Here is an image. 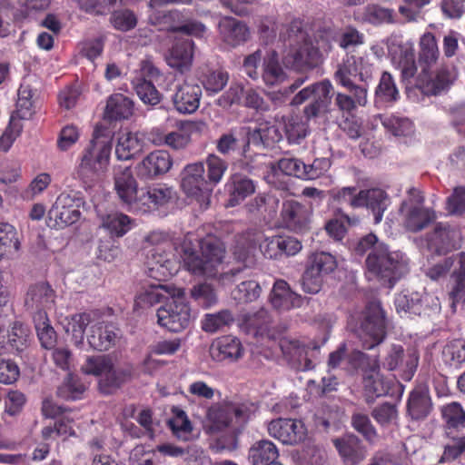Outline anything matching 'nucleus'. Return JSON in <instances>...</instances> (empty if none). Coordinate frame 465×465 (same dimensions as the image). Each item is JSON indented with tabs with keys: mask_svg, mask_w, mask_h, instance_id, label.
Here are the masks:
<instances>
[{
	"mask_svg": "<svg viewBox=\"0 0 465 465\" xmlns=\"http://www.w3.org/2000/svg\"><path fill=\"white\" fill-rule=\"evenodd\" d=\"M262 289L255 281H245L241 282L232 291V298L238 302L247 303L257 300L261 294Z\"/></svg>",
	"mask_w": 465,
	"mask_h": 465,
	"instance_id": "obj_62",
	"label": "nucleus"
},
{
	"mask_svg": "<svg viewBox=\"0 0 465 465\" xmlns=\"http://www.w3.org/2000/svg\"><path fill=\"white\" fill-rule=\"evenodd\" d=\"M308 267L325 277L336 269L337 261L329 252H316L310 257Z\"/></svg>",
	"mask_w": 465,
	"mask_h": 465,
	"instance_id": "obj_58",
	"label": "nucleus"
},
{
	"mask_svg": "<svg viewBox=\"0 0 465 465\" xmlns=\"http://www.w3.org/2000/svg\"><path fill=\"white\" fill-rule=\"evenodd\" d=\"M452 258L454 265L451 267L450 298L452 301L451 307L455 310L457 303L465 302V252H460Z\"/></svg>",
	"mask_w": 465,
	"mask_h": 465,
	"instance_id": "obj_32",
	"label": "nucleus"
},
{
	"mask_svg": "<svg viewBox=\"0 0 465 465\" xmlns=\"http://www.w3.org/2000/svg\"><path fill=\"white\" fill-rule=\"evenodd\" d=\"M229 194L228 206L233 207L244 201L255 192L252 180L240 173L232 174L224 185Z\"/></svg>",
	"mask_w": 465,
	"mask_h": 465,
	"instance_id": "obj_30",
	"label": "nucleus"
},
{
	"mask_svg": "<svg viewBox=\"0 0 465 465\" xmlns=\"http://www.w3.org/2000/svg\"><path fill=\"white\" fill-rule=\"evenodd\" d=\"M190 293L191 297L205 309L213 306L218 301L214 289L205 282L194 285Z\"/></svg>",
	"mask_w": 465,
	"mask_h": 465,
	"instance_id": "obj_64",
	"label": "nucleus"
},
{
	"mask_svg": "<svg viewBox=\"0 0 465 465\" xmlns=\"http://www.w3.org/2000/svg\"><path fill=\"white\" fill-rule=\"evenodd\" d=\"M419 355L414 350L406 351L400 345H393L383 366L389 371H396L405 381H411L418 367Z\"/></svg>",
	"mask_w": 465,
	"mask_h": 465,
	"instance_id": "obj_19",
	"label": "nucleus"
},
{
	"mask_svg": "<svg viewBox=\"0 0 465 465\" xmlns=\"http://www.w3.org/2000/svg\"><path fill=\"white\" fill-rule=\"evenodd\" d=\"M279 346L291 366L297 371H309L313 368L311 359L313 350L298 340L283 337Z\"/></svg>",
	"mask_w": 465,
	"mask_h": 465,
	"instance_id": "obj_20",
	"label": "nucleus"
},
{
	"mask_svg": "<svg viewBox=\"0 0 465 465\" xmlns=\"http://www.w3.org/2000/svg\"><path fill=\"white\" fill-rule=\"evenodd\" d=\"M386 48L393 65L401 71L402 77H412L417 70L413 43H403L401 36L391 35L386 41L372 45L371 50L374 55L381 59L386 54Z\"/></svg>",
	"mask_w": 465,
	"mask_h": 465,
	"instance_id": "obj_7",
	"label": "nucleus"
},
{
	"mask_svg": "<svg viewBox=\"0 0 465 465\" xmlns=\"http://www.w3.org/2000/svg\"><path fill=\"white\" fill-rule=\"evenodd\" d=\"M287 78L285 71L278 63L277 54L272 52L263 63L262 79L268 85H274L282 83Z\"/></svg>",
	"mask_w": 465,
	"mask_h": 465,
	"instance_id": "obj_50",
	"label": "nucleus"
},
{
	"mask_svg": "<svg viewBox=\"0 0 465 465\" xmlns=\"http://www.w3.org/2000/svg\"><path fill=\"white\" fill-rule=\"evenodd\" d=\"M193 57V43L189 38L178 39L171 48L166 62L169 66L185 72L192 65Z\"/></svg>",
	"mask_w": 465,
	"mask_h": 465,
	"instance_id": "obj_31",
	"label": "nucleus"
},
{
	"mask_svg": "<svg viewBox=\"0 0 465 465\" xmlns=\"http://www.w3.org/2000/svg\"><path fill=\"white\" fill-rule=\"evenodd\" d=\"M270 302L276 310L289 311L300 307L302 304V298L294 292L285 281L278 280L273 284Z\"/></svg>",
	"mask_w": 465,
	"mask_h": 465,
	"instance_id": "obj_29",
	"label": "nucleus"
},
{
	"mask_svg": "<svg viewBox=\"0 0 465 465\" xmlns=\"http://www.w3.org/2000/svg\"><path fill=\"white\" fill-rule=\"evenodd\" d=\"M269 434L283 444L295 445L303 442L308 430L301 420L277 419L268 424Z\"/></svg>",
	"mask_w": 465,
	"mask_h": 465,
	"instance_id": "obj_17",
	"label": "nucleus"
},
{
	"mask_svg": "<svg viewBox=\"0 0 465 465\" xmlns=\"http://www.w3.org/2000/svg\"><path fill=\"white\" fill-rule=\"evenodd\" d=\"M158 323L170 331L178 332L186 329L191 321V310L185 299L184 289L181 295L170 296L157 310Z\"/></svg>",
	"mask_w": 465,
	"mask_h": 465,
	"instance_id": "obj_10",
	"label": "nucleus"
},
{
	"mask_svg": "<svg viewBox=\"0 0 465 465\" xmlns=\"http://www.w3.org/2000/svg\"><path fill=\"white\" fill-rule=\"evenodd\" d=\"M114 188L115 193L125 208L130 212L138 213L140 195L143 188L138 187L131 168H118L114 172Z\"/></svg>",
	"mask_w": 465,
	"mask_h": 465,
	"instance_id": "obj_16",
	"label": "nucleus"
},
{
	"mask_svg": "<svg viewBox=\"0 0 465 465\" xmlns=\"http://www.w3.org/2000/svg\"><path fill=\"white\" fill-rule=\"evenodd\" d=\"M172 165L173 159L167 151L155 150L136 165V173L142 179H152L166 173Z\"/></svg>",
	"mask_w": 465,
	"mask_h": 465,
	"instance_id": "obj_22",
	"label": "nucleus"
},
{
	"mask_svg": "<svg viewBox=\"0 0 465 465\" xmlns=\"http://www.w3.org/2000/svg\"><path fill=\"white\" fill-rule=\"evenodd\" d=\"M112 151L111 138L95 128L93 139L84 150L78 165V173L91 177L104 173L109 165Z\"/></svg>",
	"mask_w": 465,
	"mask_h": 465,
	"instance_id": "obj_6",
	"label": "nucleus"
},
{
	"mask_svg": "<svg viewBox=\"0 0 465 465\" xmlns=\"http://www.w3.org/2000/svg\"><path fill=\"white\" fill-rule=\"evenodd\" d=\"M133 112L132 100L122 94H114L107 100L104 117L109 120L127 119L133 114Z\"/></svg>",
	"mask_w": 465,
	"mask_h": 465,
	"instance_id": "obj_42",
	"label": "nucleus"
},
{
	"mask_svg": "<svg viewBox=\"0 0 465 465\" xmlns=\"http://www.w3.org/2000/svg\"><path fill=\"white\" fill-rule=\"evenodd\" d=\"M281 36L286 45L282 57L286 66L297 71H305L320 64L319 49L313 45L302 21H292L285 31L281 33Z\"/></svg>",
	"mask_w": 465,
	"mask_h": 465,
	"instance_id": "obj_4",
	"label": "nucleus"
},
{
	"mask_svg": "<svg viewBox=\"0 0 465 465\" xmlns=\"http://www.w3.org/2000/svg\"><path fill=\"white\" fill-rule=\"evenodd\" d=\"M201 96L200 85L184 82L177 87L173 103L179 113L193 114L199 108Z\"/></svg>",
	"mask_w": 465,
	"mask_h": 465,
	"instance_id": "obj_27",
	"label": "nucleus"
},
{
	"mask_svg": "<svg viewBox=\"0 0 465 465\" xmlns=\"http://www.w3.org/2000/svg\"><path fill=\"white\" fill-rule=\"evenodd\" d=\"M430 411V399L424 387L414 389L408 401V411L412 419L426 417Z\"/></svg>",
	"mask_w": 465,
	"mask_h": 465,
	"instance_id": "obj_45",
	"label": "nucleus"
},
{
	"mask_svg": "<svg viewBox=\"0 0 465 465\" xmlns=\"http://www.w3.org/2000/svg\"><path fill=\"white\" fill-rule=\"evenodd\" d=\"M117 339L115 328L96 319L91 326L87 341L89 345L98 351H106L114 345Z\"/></svg>",
	"mask_w": 465,
	"mask_h": 465,
	"instance_id": "obj_35",
	"label": "nucleus"
},
{
	"mask_svg": "<svg viewBox=\"0 0 465 465\" xmlns=\"http://www.w3.org/2000/svg\"><path fill=\"white\" fill-rule=\"evenodd\" d=\"M35 93L29 84L23 83L18 89L16 111L12 114L20 121L29 119L33 115Z\"/></svg>",
	"mask_w": 465,
	"mask_h": 465,
	"instance_id": "obj_51",
	"label": "nucleus"
},
{
	"mask_svg": "<svg viewBox=\"0 0 465 465\" xmlns=\"http://www.w3.org/2000/svg\"><path fill=\"white\" fill-rule=\"evenodd\" d=\"M98 219L99 227L104 229L112 237H122L133 227L132 219L122 213H98Z\"/></svg>",
	"mask_w": 465,
	"mask_h": 465,
	"instance_id": "obj_39",
	"label": "nucleus"
},
{
	"mask_svg": "<svg viewBox=\"0 0 465 465\" xmlns=\"http://www.w3.org/2000/svg\"><path fill=\"white\" fill-rule=\"evenodd\" d=\"M340 455L349 463L357 464L366 456V451L355 436H347L333 440Z\"/></svg>",
	"mask_w": 465,
	"mask_h": 465,
	"instance_id": "obj_41",
	"label": "nucleus"
},
{
	"mask_svg": "<svg viewBox=\"0 0 465 465\" xmlns=\"http://www.w3.org/2000/svg\"><path fill=\"white\" fill-rule=\"evenodd\" d=\"M210 355L215 361L236 362L243 357L244 348L238 338L225 335L212 342Z\"/></svg>",
	"mask_w": 465,
	"mask_h": 465,
	"instance_id": "obj_23",
	"label": "nucleus"
},
{
	"mask_svg": "<svg viewBox=\"0 0 465 465\" xmlns=\"http://www.w3.org/2000/svg\"><path fill=\"white\" fill-rule=\"evenodd\" d=\"M83 203V199L76 193H61L48 213L52 226L63 229L78 222Z\"/></svg>",
	"mask_w": 465,
	"mask_h": 465,
	"instance_id": "obj_12",
	"label": "nucleus"
},
{
	"mask_svg": "<svg viewBox=\"0 0 465 465\" xmlns=\"http://www.w3.org/2000/svg\"><path fill=\"white\" fill-rule=\"evenodd\" d=\"M400 215L403 226L411 232L423 230L435 220V213L424 207V198L420 191L411 188L401 203Z\"/></svg>",
	"mask_w": 465,
	"mask_h": 465,
	"instance_id": "obj_9",
	"label": "nucleus"
},
{
	"mask_svg": "<svg viewBox=\"0 0 465 465\" xmlns=\"http://www.w3.org/2000/svg\"><path fill=\"white\" fill-rule=\"evenodd\" d=\"M138 213H145L169 203L175 197L172 187L158 183L143 188Z\"/></svg>",
	"mask_w": 465,
	"mask_h": 465,
	"instance_id": "obj_24",
	"label": "nucleus"
},
{
	"mask_svg": "<svg viewBox=\"0 0 465 465\" xmlns=\"http://www.w3.org/2000/svg\"><path fill=\"white\" fill-rule=\"evenodd\" d=\"M86 390V385L75 375L69 374L58 389V395L66 400L80 399Z\"/></svg>",
	"mask_w": 465,
	"mask_h": 465,
	"instance_id": "obj_63",
	"label": "nucleus"
},
{
	"mask_svg": "<svg viewBox=\"0 0 465 465\" xmlns=\"http://www.w3.org/2000/svg\"><path fill=\"white\" fill-rule=\"evenodd\" d=\"M219 32L223 41L232 47L245 42L249 36L247 26L232 17L221 19Z\"/></svg>",
	"mask_w": 465,
	"mask_h": 465,
	"instance_id": "obj_36",
	"label": "nucleus"
},
{
	"mask_svg": "<svg viewBox=\"0 0 465 465\" xmlns=\"http://www.w3.org/2000/svg\"><path fill=\"white\" fill-rule=\"evenodd\" d=\"M204 172L203 162L187 164L181 173V187L188 196L195 198L201 205L207 207L213 188H210Z\"/></svg>",
	"mask_w": 465,
	"mask_h": 465,
	"instance_id": "obj_11",
	"label": "nucleus"
},
{
	"mask_svg": "<svg viewBox=\"0 0 465 465\" xmlns=\"http://www.w3.org/2000/svg\"><path fill=\"white\" fill-rule=\"evenodd\" d=\"M419 61L424 66H430L439 58V47L435 35L430 32H424L419 41Z\"/></svg>",
	"mask_w": 465,
	"mask_h": 465,
	"instance_id": "obj_47",
	"label": "nucleus"
},
{
	"mask_svg": "<svg viewBox=\"0 0 465 465\" xmlns=\"http://www.w3.org/2000/svg\"><path fill=\"white\" fill-rule=\"evenodd\" d=\"M34 322L42 346L46 349L52 348L55 342V331L49 324L46 313L39 311L35 315Z\"/></svg>",
	"mask_w": 465,
	"mask_h": 465,
	"instance_id": "obj_54",
	"label": "nucleus"
},
{
	"mask_svg": "<svg viewBox=\"0 0 465 465\" xmlns=\"http://www.w3.org/2000/svg\"><path fill=\"white\" fill-rule=\"evenodd\" d=\"M203 163L204 164V169L206 168V181L210 188L213 189L223 180L228 169V163L214 153L208 154Z\"/></svg>",
	"mask_w": 465,
	"mask_h": 465,
	"instance_id": "obj_49",
	"label": "nucleus"
},
{
	"mask_svg": "<svg viewBox=\"0 0 465 465\" xmlns=\"http://www.w3.org/2000/svg\"><path fill=\"white\" fill-rule=\"evenodd\" d=\"M361 207H366L371 210L374 216V223H380L383 213L390 204L387 193L379 188L361 190Z\"/></svg>",
	"mask_w": 465,
	"mask_h": 465,
	"instance_id": "obj_40",
	"label": "nucleus"
},
{
	"mask_svg": "<svg viewBox=\"0 0 465 465\" xmlns=\"http://www.w3.org/2000/svg\"><path fill=\"white\" fill-rule=\"evenodd\" d=\"M143 136L139 132L121 130L115 136V156L120 161H128L143 149Z\"/></svg>",
	"mask_w": 465,
	"mask_h": 465,
	"instance_id": "obj_26",
	"label": "nucleus"
},
{
	"mask_svg": "<svg viewBox=\"0 0 465 465\" xmlns=\"http://www.w3.org/2000/svg\"><path fill=\"white\" fill-rule=\"evenodd\" d=\"M206 130V124L203 121L186 122L182 124L178 131L171 132L163 136L153 138L155 145H167L174 150L184 149L191 142V134L203 132Z\"/></svg>",
	"mask_w": 465,
	"mask_h": 465,
	"instance_id": "obj_25",
	"label": "nucleus"
},
{
	"mask_svg": "<svg viewBox=\"0 0 465 465\" xmlns=\"http://www.w3.org/2000/svg\"><path fill=\"white\" fill-rule=\"evenodd\" d=\"M85 374L99 378V389L108 394L118 389L129 377L122 369H115L114 362L106 355L88 357L81 368Z\"/></svg>",
	"mask_w": 465,
	"mask_h": 465,
	"instance_id": "obj_8",
	"label": "nucleus"
},
{
	"mask_svg": "<svg viewBox=\"0 0 465 465\" xmlns=\"http://www.w3.org/2000/svg\"><path fill=\"white\" fill-rule=\"evenodd\" d=\"M182 288L172 284H151L144 286L136 296L135 303L138 306H153L155 303L166 302L170 296H179Z\"/></svg>",
	"mask_w": 465,
	"mask_h": 465,
	"instance_id": "obj_28",
	"label": "nucleus"
},
{
	"mask_svg": "<svg viewBox=\"0 0 465 465\" xmlns=\"http://www.w3.org/2000/svg\"><path fill=\"white\" fill-rule=\"evenodd\" d=\"M456 78L457 72L453 67L443 66L437 71L433 78L426 83L420 79L419 86L422 93L437 95L449 89Z\"/></svg>",
	"mask_w": 465,
	"mask_h": 465,
	"instance_id": "obj_37",
	"label": "nucleus"
},
{
	"mask_svg": "<svg viewBox=\"0 0 465 465\" xmlns=\"http://www.w3.org/2000/svg\"><path fill=\"white\" fill-rule=\"evenodd\" d=\"M356 251L359 253L370 251L366 259L369 275L379 278L389 288L407 272L404 255L400 252H389L387 246L380 242L373 233L362 237Z\"/></svg>",
	"mask_w": 465,
	"mask_h": 465,
	"instance_id": "obj_2",
	"label": "nucleus"
},
{
	"mask_svg": "<svg viewBox=\"0 0 465 465\" xmlns=\"http://www.w3.org/2000/svg\"><path fill=\"white\" fill-rule=\"evenodd\" d=\"M462 234L459 227L439 223L428 239V249L437 254H446L461 247Z\"/></svg>",
	"mask_w": 465,
	"mask_h": 465,
	"instance_id": "obj_18",
	"label": "nucleus"
},
{
	"mask_svg": "<svg viewBox=\"0 0 465 465\" xmlns=\"http://www.w3.org/2000/svg\"><path fill=\"white\" fill-rule=\"evenodd\" d=\"M279 122L277 120L275 124L262 123L259 126L248 127V143L269 145L282 140L283 133Z\"/></svg>",
	"mask_w": 465,
	"mask_h": 465,
	"instance_id": "obj_38",
	"label": "nucleus"
},
{
	"mask_svg": "<svg viewBox=\"0 0 465 465\" xmlns=\"http://www.w3.org/2000/svg\"><path fill=\"white\" fill-rule=\"evenodd\" d=\"M95 321V313L81 312L66 317L63 322V325L65 332L71 335L72 341L76 346H80L84 342L86 328H91Z\"/></svg>",
	"mask_w": 465,
	"mask_h": 465,
	"instance_id": "obj_33",
	"label": "nucleus"
},
{
	"mask_svg": "<svg viewBox=\"0 0 465 465\" xmlns=\"http://www.w3.org/2000/svg\"><path fill=\"white\" fill-rule=\"evenodd\" d=\"M376 101L379 102H395L399 99L400 94L392 75L384 72L380 79L379 84L375 90Z\"/></svg>",
	"mask_w": 465,
	"mask_h": 465,
	"instance_id": "obj_53",
	"label": "nucleus"
},
{
	"mask_svg": "<svg viewBox=\"0 0 465 465\" xmlns=\"http://www.w3.org/2000/svg\"><path fill=\"white\" fill-rule=\"evenodd\" d=\"M384 313L381 304L377 302H371L364 313V321L361 322L358 335L363 339V347L371 349L379 344L385 333Z\"/></svg>",
	"mask_w": 465,
	"mask_h": 465,
	"instance_id": "obj_15",
	"label": "nucleus"
},
{
	"mask_svg": "<svg viewBox=\"0 0 465 465\" xmlns=\"http://www.w3.org/2000/svg\"><path fill=\"white\" fill-rule=\"evenodd\" d=\"M442 417L448 428L458 431L465 430V411L458 402H451L442 407Z\"/></svg>",
	"mask_w": 465,
	"mask_h": 465,
	"instance_id": "obj_56",
	"label": "nucleus"
},
{
	"mask_svg": "<svg viewBox=\"0 0 465 465\" xmlns=\"http://www.w3.org/2000/svg\"><path fill=\"white\" fill-rule=\"evenodd\" d=\"M256 411L252 403L217 402L207 409L203 425L208 433H216L230 427L234 420L245 422Z\"/></svg>",
	"mask_w": 465,
	"mask_h": 465,
	"instance_id": "obj_5",
	"label": "nucleus"
},
{
	"mask_svg": "<svg viewBox=\"0 0 465 465\" xmlns=\"http://www.w3.org/2000/svg\"><path fill=\"white\" fill-rule=\"evenodd\" d=\"M331 90L332 85L329 80L315 83L296 94L292 100V104L299 105L312 99V103L304 108V114L307 118L315 117L320 113L327 111L331 101Z\"/></svg>",
	"mask_w": 465,
	"mask_h": 465,
	"instance_id": "obj_13",
	"label": "nucleus"
},
{
	"mask_svg": "<svg viewBox=\"0 0 465 465\" xmlns=\"http://www.w3.org/2000/svg\"><path fill=\"white\" fill-rule=\"evenodd\" d=\"M373 65L368 57L351 55L339 65L334 74L335 82L345 87L350 94L338 93L336 94V104L341 111L351 112L357 106H365L368 102V90L365 86H359L353 84L351 77H359L361 82H368L371 79Z\"/></svg>",
	"mask_w": 465,
	"mask_h": 465,
	"instance_id": "obj_3",
	"label": "nucleus"
},
{
	"mask_svg": "<svg viewBox=\"0 0 465 465\" xmlns=\"http://www.w3.org/2000/svg\"><path fill=\"white\" fill-rule=\"evenodd\" d=\"M312 207L294 200L285 201L281 212V222L285 228L300 232L305 229L311 220Z\"/></svg>",
	"mask_w": 465,
	"mask_h": 465,
	"instance_id": "obj_21",
	"label": "nucleus"
},
{
	"mask_svg": "<svg viewBox=\"0 0 465 465\" xmlns=\"http://www.w3.org/2000/svg\"><path fill=\"white\" fill-rule=\"evenodd\" d=\"M54 302V292L46 282L32 285L26 294L25 304L29 308H45Z\"/></svg>",
	"mask_w": 465,
	"mask_h": 465,
	"instance_id": "obj_43",
	"label": "nucleus"
},
{
	"mask_svg": "<svg viewBox=\"0 0 465 465\" xmlns=\"http://www.w3.org/2000/svg\"><path fill=\"white\" fill-rule=\"evenodd\" d=\"M256 243H259L260 250L264 257L270 259L282 258L280 235L265 237L262 233H248L246 236L241 237L234 249L235 257L240 261H246L253 255Z\"/></svg>",
	"mask_w": 465,
	"mask_h": 465,
	"instance_id": "obj_14",
	"label": "nucleus"
},
{
	"mask_svg": "<svg viewBox=\"0 0 465 465\" xmlns=\"http://www.w3.org/2000/svg\"><path fill=\"white\" fill-rule=\"evenodd\" d=\"M279 126L290 143H299L307 134L306 124L298 116H282Z\"/></svg>",
	"mask_w": 465,
	"mask_h": 465,
	"instance_id": "obj_48",
	"label": "nucleus"
},
{
	"mask_svg": "<svg viewBox=\"0 0 465 465\" xmlns=\"http://www.w3.org/2000/svg\"><path fill=\"white\" fill-rule=\"evenodd\" d=\"M444 361L450 366L459 367L465 361V341L457 339L450 341L442 351Z\"/></svg>",
	"mask_w": 465,
	"mask_h": 465,
	"instance_id": "obj_61",
	"label": "nucleus"
},
{
	"mask_svg": "<svg viewBox=\"0 0 465 465\" xmlns=\"http://www.w3.org/2000/svg\"><path fill=\"white\" fill-rule=\"evenodd\" d=\"M278 450L270 440H260L256 442L249 451V460L252 465H270L276 463Z\"/></svg>",
	"mask_w": 465,
	"mask_h": 465,
	"instance_id": "obj_44",
	"label": "nucleus"
},
{
	"mask_svg": "<svg viewBox=\"0 0 465 465\" xmlns=\"http://www.w3.org/2000/svg\"><path fill=\"white\" fill-rule=\"evenodd\" d=\"M347 351V344L341 343L336 351L330 353L328 360L329 370H334L347 361L352 367L358 366L357 361L361 360L363 354L359 351H355L349 356Z\"/></svg>",
	"mask_w": 465,
	"mask_h": 465,
	"instance_id": "obj_59",
	"label": "nucleus"
},
{
	"mask_svg": "<svg viewBox=\"0 0 465 465\" xmlns=\"http://www.w3.org/2000/svg\"><path fill=\"white\" fill-rule=\"evenodd\" d=\"M52 183V176L48 173L36 174L23 191L21 197L25 201H33L42 195Z\"/></svg>",
	"mask_w": 465,
	"mask_h": 465,
	"instance_id": "obj_57",
	"label": "nucleus"
},
{
	"mask_svg": "<svg viewBox=\"0 0 465 465\" xmlns=\"http://www.w3.org/2000/svg\"><path fill=\"white\" fill-rule=\"evenodd\" d=\"M20 247L16 229L8 223H0V261Z\"/></svg>",
	"mask_w": 465,
	"mask_h": 465,
	"instance_id": "obj_52",
	"label": "nucleus"
},
{
	"mask_svg": "<svg viewBox=\"0 0 465 465\" xmlns=\"http://www.w3.org/2000/svg\"><path fill=\"white\" fill-rule=\"evenodd\" d=\"M169 234L154 231L147 236L149 243L155 245L147 254L150 276L165 279L176 274L181 262L173 252V245L180 253L183 267L193 275L214 278L223 269L224 246L213 235L199 240L193 232L187 233L179 244L169 242Z\"/></svg>",
	"mask_w": 465,
	"mask_h": 465,
	"instance_id": "obj_1",
	"label": "nucleus"
},
{
	"mask_svg": "<svg viewBox=\"0 0 465 465\" xmlns=\"http://www.w3.org/2000/svg\"><path fill=\"white\" fill-rule=\"evenodd\" d=\"M233 322V316L228 310H223L216 313L205 314L202 321V329L205 332L214 333Z\"/></svg>",
	"mask_w": 465,
	"mask_h": 465,
	"instance_id": "obj_55",
	"label": "nucleus"
},
{
	"mask_svg": "<svg viewBox=\"0 0 465 465\" xmlns=\"http://www.w3.org/2000/svg\"><path fill=\"white\" fill-rule=\"evenodd\" d=\"M391 381L385 380L380 372L378 364H374L368 371L364 377V388L366 391L376 397L385 395L391 389Z\"/></svg>",
	"mask_w": 465,
	"mask_h": 465,
	"instance_id": "obj_46",
	"label": "nucleus"
},
{
	"mask_svg": "<svg viewBox=\"0 0 465 465\" xmlns=\"http://www.w3.org/2000/svg\"><path fill=\"white\" fill-rule=\"evenodd\" d=\"M380 118L385 129L396 136L409 135L413 132V124L408 118L396 115L380 116Z\"/></svg>",
	"mask_w": 465,
	"mask_h": 465,
	"instance_id": "obj_60",
	"label": "nucleus"
},
{
	"mask_svg": "<svg viewBox=\"0 0 465 465\" xmlns=\"http://www.w3.org/2000/svg\"><path fill=\"white\" fill-rule=\"evenodd\" d=\"M425 302L427 304L431 303V307L434 310L440 308L438 299L429 294L423 295L419 292H402L398 294L395 298V306L399 312H410L420 314Z\"/></svg>",
	"mask_w": 465,
	"mask_h": 465,
	"instance_id": "obj_34",
	"label": "nucleus"
}]
</instances>
